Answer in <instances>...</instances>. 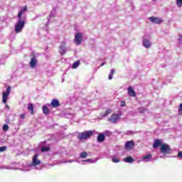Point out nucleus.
Here are the masks:
<instances>
[{"label":"nucleus","instance_id":"nucleus-1","mask_svg":"<svg viewBox=\"0 0 182 182\" xmlns=\"http://www.w3.org/2000/svg\"><path fill=\"white\" fill-rule=\"evenodd\" d=\"M24 27L25 21L22 20V18H18V21L16 23L14 26L16 33H21Z\"/></svg>","mask_w":182,"mask_h":182},{"label":"nucleus","instance_id":"nucleus-2","mask_svg":"<svg viewBox=\"0 0 182 182\" xmlns=\"http://www.w3.org/2000/svg\"><path fill=\"white\" fill-rule=\"evenodd\" d=\"M93 136V131H85L84 132L79 133L77 135L78 140H87Z\"/></svg>","mask_w":182,"mask_h":182},{"label":"nucleus","instance_id":"nucleus-3","mask_svg":"<svg viewBox=\"0 0 182 182\" xmlns=\"http://www.w3.org/2000/svg\"><path fill=\"white\" fill-rule=\"evenodd\" d=\"M160 151L163 153V154H170V153H171V149L168 144H162L160 147Z\"/></svg>","mask_w":182,"mask_h":182},{"label":"nucleus","instance_id":"nucleus-4","mask_svg":"<svg viewBox=\"0 0 182 182\" xmlns=\"http://www.w3.org/2000/svg\"><path fill=\"white\" fill-rule=\"evenodd\" d=\"M83 41V35L82 33H77L75 35L74 42L75 45L79 46L81 45L82 41Z\"/></svg>","mask_w":182,"mask_h":182},{"label":"nucleus","instance_id":"nucleus-5","mask_svg":"<svg viewBox=\"0 0 182 182\" xmlns=\"http://www.w3.org/2000/svg\"><path fill=\"white\" fill-rule=\"evenodd\" d=\"M11 94V87H8L6 89V92H3L2 93V100L3 103H6L8 102V97Z\"/></svg>","mask_w":182,"mask_h":182},{"label":"nucleus","instance_id":"nucleus-6","mask_svg":"<svg viewBox=\"0 0 182 182\" xmlns=\"http://www.w3.org/2000/svg\"><path fill=\"white\" fill-rule=\"evenodd\" d=\"M119 119H120V115L119 114L114 113L109 118H108V122L116 124L117 123V120H119Z\"/></svg>","mask_w":182,"mask_h":182},{"label":"nucleus","instance_id":"nucleus-7","mask_svg":"<svg viewBox=\"0 0 182 182\" xmlns=\"http://www.w3.org/2000/svg\"><path fill=\"white\" fill-rule=\"evenodd\" d=\"M29 65L31 69H35V68H36V65H38V59H36V55H35V54H33V57L31 58Z\"/></svg>","mask_w":182,"mask_h":182},{"label":"nucleus","instance_id":"nucleus-8","mask_svg":"<svg viewBox=\"0 0 182 182\" xmlns=\"http://www.w3.org/2000/svg\"><path fill=\"white\" fill-rule=\"evenodd\" d=\"M134 147V141H127L125 142L124 149L130 151Z\"/></svg>","mask_w":182,"mask_h":182},{"label":"nucleus","instance_id":"nucleus-9","mask_svg":"<svg viewBox=\"0 0 182 182\" xmlns=\"http://www.w3.org/2000/svg\"><path fill=\"white\" fill-rule=\"evenodd\" d=\"M149 21H151L152 23H156V24L161 23V22H163V19L155 17V16L150 17Z\"/></svg>","mask_w":182,"mask_h":182},{"label":"nucleus","instance_id":"nucleus-10","mask_svg":"<svg viewBox=\"0 0 182 182\" xmlns=\"http://www.w3.org/2000/svg\"><path fill=\"white\" fill-rule=\"evenodd\" d=\"M61 45H63V46H59V52L60 55L63 56V55L66 53V49H65V45H66V43H65V41H63L61 42Z\"/></svg>","mask_w":182,"mask_h":182},{"label":"nucleus","instance_id":"nucleus-11","mask_svg":"<svg viewBox=\"0 0 182 182\" xmlns=\"http://www.w3.org/2000/svg\"><path fill=\"white\" fill-rule=\"evenodd\" d=\"M26 11H28V7L26 6H24L21 11L18 12V19H22V15H23V14H25V12H26Z\"/></svg>","mask_w":182,"mask_h":182},{"label":"nucleus","instance_id":"nucleus-12","mask_svg":"<svg viewBox=\"0 0 182 182\" xmlns=\"http://www.w3.org/2000/svg\"><path fill=\"white\" fill-rule=\"evenodd\" d=\"M128 95L131 97H136V91H134V90H133V87H128Z\"/></svg>","mask_w":182,"mask_h":182},{"label":"nucleus","instance_id":"nucleus-13","mask_svg":"<svg viewBox=\"0 0 182 182\" xmlns=\"http://www.w3.org/2000/svg\"><path fill=\"white\" fill-rule=\"evenodd\" d=\"M41 163V161L38 160V154L34 155L33 157V165L34 166H39Z\"/></svg>","mask_w":182,"mask_h":182},{"label":"nucleus","instance_id":"nucleus-14","mask_svg":"<svg viewBox=\"0 0 182 182\" xmlns=\"http://www.w3.org/2000/svg\"><path fill=\"white\" fill-rule=\"evenodd\" d=\"M98 143H103V141H105V140H106V136H105L104 134H100L97 136V139Z\"/></svg>","mask_w":182,"mask_h":182},{"label":"nucleus","instance_id":"nucleus-15","mask_svg":"<svg viewBox=\"0 0 182 182\" xmlns=\"http://www.w3.org/2000/svg\"><path fill=\"white\" fill-rule=\"evenodd\" d=\"M112 109H107V110L105 111V112H101L100 113V116L102 117H107V116L109 115V114H111V113H112Z\"/></svg>","mask_w":182,"mask_h":182},{"label":"nucleus","instance_id":"nucleus-16","mask_svg":"<svg viewBox=\"0 0 182 182\" xmlns=\"http://www.w3.org/2000/svg\"><path fill=\"white\" fill-rule=\"evenodd\" d=\"M143 46H144V48H146V49H149V48L151 46V43H150V40L144 39L143 41Z\"/></svg>","mask_w":182,"mask_h":182},{"label":"nucleus","instance_id":"nucleus-17","mask_svg":"<svg viewBox=\"0 0 182 182\" xmlns=\"http://www.w3.org/2000/svg\"><path fill=\"white\" fill-rule=\"evenodd\" d=\"M159 146H161V139H155L153 144L154 149H157Z\"/></svg>","mask_w":182,"mask_h":182},{"label":"nucleus","instance_id":"nucleus-18","mask_svg":"<svg viewBox=\"0 0 182 182\" xmlns=\"http://www.w3.org/2000/svg\"><path fill=\"white\" fill-rule=\"evenodd\" d=\"M51 106L52 107H58V106H60L59 100L53 99L51 102Z\"/></svg>","mask_w":182,"mask_h":182},{"label":"nucleus","instance_id":"nucleus-19","mask_svg":"<svg viewBox=\"0 0 182 182\" xmlns=\"http://www.w3.org/2000/svg\"><path fill=\"white\" fill-rule=\"evenodd\" d=\"M28 110H30L31 114H32V115L35 114V111L33 109V104H32V103L28 104Z\"/></svg>","mask_w":182,"mask_h":182},{"label":"nucleus","instance_id":"nucleus-20","mask_svg":"<svg viewBox=\"0 0 182 182\" xmlns=\"http://www.w3.org/2000/svg\"><path fill=\"white\" fill-rule=\"evenodd\" d=\"M43 113H44V114H49L50 113V109L49 108H48V107H46V105L43 106Z\"/></svg>","mask_w":182,"mask_h":182},{"label":"nucleus","instance_id":"nucleus-21","mask_svg":"<svg viewBox=\"0 0 182 182\" xmlns=\"http://www.w3.org/2000/svg\"><path fill=\"white\" fill-rule=\"evenodd\" d=\"M124 161H125V163H133L134 159H133L132 156H128L124 159Z\"/></svg>","mask_w":182,"mask_h":182},{"label":"nucleus","instance_id":"nucleus-22","mask_svg":"<svg viewBox=\"0 0 182 182\" xmlns=\"http://www.w3.org/2000/svg\"><path fill=\"white\" fill-rule=\"evenodd\" d=\"M80 65V61L77 60V61L75 62L73 64V69H76L77 68H79Z\"/></svg>","mask_w":182,"mask_h":182},{"label":"nucleus","instance_id":"nucleus-23","mask_svg":"<svg viewBox=\"0 0 182 182\" xmlns=\"http://www.w3.org/2000/svg\"><path fill=\"white\" fill-rule=\"evenodd\" d=\"M116 71L114 70V69H112V70H111V72H110V73H109V77H108V79L109 80H112V79H113V75H114V73H115Z\"/></svg>","mask_w":182,"mask_h":182},{"label":"nucleus","instance_id":"nucleus-24","mask_svg":"<svg viewBox=\"0 0 182 182\" xmlns=\"http://www.w3.org/2000/svg\"><path fill=\"white\" fill-rule=\"evenodd\" d=\"M50 150V148L48 146H42L41 147V151L43 153L45 151H49Z\"/></svg>","mask_w":182,"mask_h":182},{"label":"nucleus","instance_id":"nucleus-25","mask_svg":"<svg viewBox=\"0 0 182 182\" xmlns=\"http://www.w3.org/2000/svg\"><path fill=\"white\" fill-rule=\"evenodd\" d=\"M151 157H152L151 154H149L148 155L143 156L142 160H149V159H151Z\"/></svg>","mask_w":182,"mask_h":182},{"label":"nucleus","instance_id":"nucleus-26","mask_svg":"<svg viewBox=\"0 0 182 182\" xmlns=\"http://www.w3.org/2000/svg\"><path fill=\"white\" fill-rule=\"evenodd\" d=\"M139 113H144V112H147V108L143 107H139Z\"/></svg>","mask_w":182,"mask_h":182},{"label":"nucleus","instance_id":"nucleus-27","mask_svg":"<svg viewBox=\"0 0 182 182\" xmlns=\"http://www.w3.org/2000/svg\"><path fill=\"white\" fill-rule=\"evenodd\" d=\"M176 5L178 8L182 7V0H176Z\"/></svg>","mask_w":182,"mask_h":182},{"label":"nucleus","instance_id":"nucleus-28","mask_svg":"<svg viewBox=\"0 0 182 182\" xmlns=\"http://www.w3.org/2000/svg\"><path fill=\"white\" fill-rule=\"evenodd\" d=\"M80 157L82 159H86V157H87V153L86 151H84L82 153L80 154Z\"/></svg>","mask_w":182,"mask_h":182},{"label":"nucleus","instance_id":"nucleus-29","mask_svg":"<svg viewBox=\"0 0 182 182\" xmlns=\"http://www.w3.org/2000/svg\"><path fill=\"white\" fill-rule=\"evenodd\" d=\"M3 130L4 132H8V130H9V126H8V124H4L3 126Z\"/></svg>","mask_w":182,"mask_h":182},{"label":"nucleus","instance_id":"nucleus-30","mask_svg":"<svg viewBox=\"0 0 182 182\" xmlns=\"http://www.w3.org/2000/svg\"><path fill=\"white\" fill-rule=\"evenodd\" d=\"M112 161L113 163H119V162H120V160H119V159H117V158L113 157V158L112 159Z\"/></svg>","mask_w":182,"mask_h":182},{"label":"nucleus","instance_id":"nucleus-31","mask_svg":"<svg viewBox=\"0 0 182 182\" xmlns=\"http://www.w3.org/2000/svg\"><path fill=\"white\" fill-rule=\"evenodd\" d=\"M178 113L179 114H182V103L178 107Z\"/></svg>","mask_w":182,"mask_h":182},{"label":"nucleus","instance_id":"nucleus-32","mask_svg":"<svg viewBox=\"0 0 182 182\" xmlns=\"http://www.w3.org/2000/svg\"><path fill=\"white\" fill-rule=\"evenodd\" d=\"M5 150H6V146L0 147V153H2V151H5Z\"/></svg>","mask_w":182,"mask_h":182},{"label":"nucleus","instance_id":"nucleus-33","mask_svg":"<svg viewBox=\"0 0 182 182\" xmlns=\"http://www.w3.org/2000/svg\"><path fill=\"white\" fill-rule=\"evenodd\" d=\"M126 106V102L122 101L121 102V107H125Z\"/></svg>","mask_w":182,"mask_h":182},{"label":"nucleus","instance_id":"nucleus-34","mask_svg":"<svg viewBox=\"0 0 182 182\" xmlns=\"http://www.w3.org/2000/svg\"><path fill=\"white\" fill-rule=\"evenodd\" d=\"M177 157L178 158H181L182 157V151H179L177 154Z\"/></svg>","mask_w":182,"mask_h":182},{"label":"nucleus","instance_id":"nucleus-35","mask_svg":"<svg viewBox=\"0 0 182 182\" xmlns=\"http://www.w3.org/2000/svg\"><path fill=\"white\" fill-rule=\"evenodd\" d=\"M84 161H87V163H92L93 160L90 159L85 160Z\"/></svg>","mask_w":182,"mask_h":182},{"label":"nucleus","instance_id":"nucleus-36","mask_svg":"<svg viewBox=\"0 0 182 182\" xmlns=\"http://www.w3.org/2000/svg\"><path fill=\"white\" fill-rule=\"evenodd\" d=\"M20 117L21 119H25V114H21Z\"/></svg>","mask_w":182,"mask_h":182},{"label":"nucleus","instance_id":"nucleus-37","mask_svg":"<svg viewBox=\"0 0 182 182\" xmlns=\"http://www.w3.org/2000/svg\"><path fill=\"white\" fill-rule=\"evenodd\" d=\"M105 65H106V63H101L100 66H105Z\"/></svg>","mask_w":182,"mask_h":182},{"label":"nucleus","instance_id":"nucleus-38","mask_svg":"<svg viewBox=\"0 0 182 182\" xmlns=\"http://www.w3.org/2000/svg\"><path fill=\"white\" fill-rule=\"evenodd\" d=\"M6 109H9V105H6Z\"/></svg>","mask_w":182,"mask_h":182}]
</instances>
